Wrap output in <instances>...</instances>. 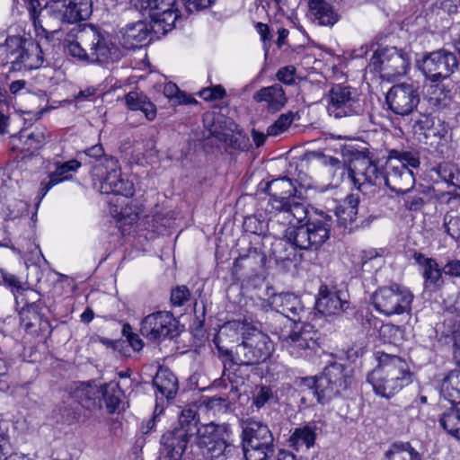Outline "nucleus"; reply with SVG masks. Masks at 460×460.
<instances>
[{
    "label": "nucleus",
    "instance_id": "f257e3e1",
    "mask_svg": "<svg viewBox=\"0 0 460 460\" xmlns=\"http://www.w3.org/2000/svg\"><path fill=\"white\" fill-rule=\"evenodd\" d=\"M375 357L377 366L368 374L367 382L377 396L390 399L412 382V373L403 358L380 350Z\"/></svg>",
    "mask_w": 460,
    "mask_h": 460
},
{
    "label": "nucleus",
    "instance_id": "f03ea898",
    "mask_svg": "<svg viewBox=\"0 0 460 460\" xmlns=\"http://www.w3.org/2000/svg\"><path fill=\"white\" fill-rule=\"evenodd\" d=\"M231 437L232 430L226 423L209 422L197 429V443L206 460H232L235 447Z\"/></svg>",
    "mask_w": 460,
    "mask_h": 460
},
{
    "label": "nucleus",
    "instance_id": "7ed1b4c3",
    "mask_svg": "<svg viewBox=\"0 0 460 460\" xmlns=\"http://www.w3.org/2000/svg\"><path fill=\"white\" fill-rule=\"evenodd\" d=\"M350 384V376L342 364L333 363L324 368L320 376L302 379V385L313 391L317 402L326 404L341 395Z\"/></svg>",
    "mask_w": 460,
    "mask_h": 460
},
{
    "label": "nucleus",
    "instance_id": "20e7f679",
    "mask_svg": "<svg viewBox=\"0 0 460 460\" xmlns=\"http://www.w3.org/2000/svg\"><path fill=\"white\" fill-rule=\"evenodd\" d=\"M93 184L103 194H116L132 197L135 193L134 183L124 179L119 161L114 157H105L103 162L94 166Z\"/></svg>",
    "mask_w": 460,
    "mask_h": 460
},
{
    "label": "nucleus",
    "instance_id": "39448f33",
    "mask_svg": "<svg viewBox=\"0 0 460 460\" xmlns=\"http://www.w3.org/2000/svg\"><path fill=\"white\" fill-rule=\"evenodd\" d=\"M332 217L320 215L310 218L305 224L288 228L287 238L301 250H318L329 238Z\"/></svg>",
    "mask_w": 460,
    "mask_h": 460
},
{
    "label": "nucleus",
    "instance_id": "423d86ee",
    "mask_svg": "<svg viewBox=\"0 0 460 460\" xmlns=\"http://www.w3.org/2000/svg\"><path fill=\"white\" fill-rule=\"evenodd\" d=\"M413 298L408 288L393 284L376 290L372 296V305L381 314L392 316L411 312Z\"/></svg>",
    "mask_w": 460,
    "mask_h": 460
},
{
    "label": "nucleus",
    "instance_id": "0eeeda50",
    "mask_svg": "<svg viewBox=\"0 0 460 460\" xmlns=\"http://www.w3.org/2000/svg\"><path fill=\"white\" fill-rule=\"evenodd\" d=\"M134 7L147 13L151 19L150 27L156 34H166L172 31L180 17L176 0H131Z\"/></svg>",
    "mask_w": 460,
    "mask_h": 460
},
{
    "label": "nucleus",
    "instance_id": "6e6552de",
    "mask_svg": "<svg viewBox=\"0 0 460 460\" xmlns=\"http://www.w3.org/2000/svg\"><path fill=\"white\" fill-rule=\"evenodd\" d=\"M270 337L254 326L243 332L242 343L236 346L235 356L240 365H253L265 361L273 352Z\"/></svg>",
    "mask_w": 460,
    "mask_h": 460
},
{
    "label": "nucleus",
    "instance_id": "1a4fd4ad",
    "mask_svg": "<svg viewBox=\"0 0 460 460\" xmlns=\"http://www.w3.org/2000/svg\"><path fill=\"white\" fill-rule=\"evenodd\" d=\"M327 111L336 119L358 115L362 111L357 89L343 84L332 86L326 95Z\"/></svg>",
    "mask_w": 460,
    "mask_h": 460
},
{
    "label": "nucleus",
    "instance_id": "9d476101",
    "mask_svg": "<svg viewBox=\"0 0 460 460\" xmlns=\"http://www.w3.org/2000/svg\"><path fill=\"white\" fill-rule=\"evenodd\" d=\"M410 60L405 51L394 47L385 48L375 52L369 66L375 71H379L387 80H394L407 73Z\"/></svg>",
    "mask_w": 460,
    "mask_h": 460
},
{
    "label": "nucleus",
    "instance_id": "9b49d317",
    "mask_svg": "<svg viewBox=\"0 0 460 460\" xmlns=\"http://www.w3.org/2000/svg\"><path fill=\"white\" fill-rule=\"evenodd\" d=\"M457 66L455 54L444 49L433 51L418 61L419 69L431 83H438L447 78Z\"/></svg>",
    "mask_w": 460,
    "mask_h": 460
},
{
    "label": "nucleus",
    "instance_id": "f8f14e48",
    "mask_svg": "<svg viewBox=\"0 0 460 460\" xmlns=\"http://www.w3.org/2000/svg\"><path fill=\"white\" fill-rule=\"evenodd\" d=\"M79 39L90 50V62L103 63L118 58L117 47L93 25L84 26Z\"/></svg>",
    "mask_w": 460,
    "mask_h": 460
},
{
    "label": "nucleus",
    "instance_id": "ddd939ff",
    "mask_svg": "<svg viewBox=\"0 0 460 460\" xmlns=\"http://www.w3.org/2000/svg\"><path fill=\"white\" fill-rule=\"evenodd\" d=\"M45 10L54 18L68 23L86 20L92 13L91 0H49Z\"/></svg>",
    "mask_w": 460,
    "mask_h": 460
},
{
    "label": "nucleus",
    "instance_id": "4468645a",
    "mask_svg": "<svg viewBox=\"0 0 460 460\" xmlns=\"http://www.w3.org/2000/svg\"><path fill=\"white\" fill-rule=\"evenodd\" d=\"M318 333L309 323L296 325L283 339V346L294 358L306 357L317 347Z\"/></svg>",
    "mask_w": 460,
    "mask_h": 460
},
{
    "label": "nucleus",
    "instance_id": "2eb2a0df",
    "mask_svg": "<svg viewBox=\"0 0 460 460\" xmlns=\"http://www.w3.org/2000/svg\"><path fill=\"white\" fill-rule=\"evenodd\" d=\"M385 176V173L380 172L377 166L365 156L352 160L347 169L348 181L358 190L365 184L384 186Z\"/></svg>",
    "mask_w": 460,
    "mask_h": 460
},
{
    "label": "nucleus",
    "instance_id": "dca6fc26",
    "mask_svg": "<svg viewBox=\"0 0 460 460\" xmlns=\"http://www.w3.org/2000/svg\"><path fill=\"white\" fill-rule=\"evenodd\" d=\"M386 102L394 113L406 116L417 106L419 95L411 84H396L387 93Z\"/></svg>",
    "mask_w": 460,
    "mask_h": 460
},
{
    "label": "nucleus",
    "instance_id": "f3484780",
    "mask_svg": "<svg viewBox=\"0 0 460 460\" xmlns=\"http://www.w3.org/2000/svg\"><path fill=\"white\" fill-rule=\"evenodd\" d=\"M349 307L346 291L321 286L315 303L316 310L324 315H340Z\"/></svg>",
    "mask_w": 460,
    "mask_h": 460
},
{
    "label": "nucleus",
    "instance_id": "a211bd4d",
    "mask_svg": "<svg viewBox=\"0 0 460 460\" xmlns=\"http://www.w3.org/2000/svg\"><path fill=\"white\" fill-rule=\"evenodd\" d=\"M174 325L172 315L165 311H159L146 315L141 322V334L150 341L164 339L172 333Z\"/></svg>",
    "mask_w": 460,
    "mask_h": 460
},
{
    "label": "nucleus",
    "instance_id": "6ab92c4d",
    "mask_svg": "<svg viewBox=\"0 0 460 460\" xmlns=\"http://www.w3.org/2000/svg\"><path fill=\"white\" fill-rule=\"evenodd\" d=\"M415 179L411 169L398 161L387 160L384 186L398 193L409 191L414 185Z\"/></svg>",
    "mask_w": 460,
    "mask_h": 460
},
{
    "label": "nucleus",
    "instance_id": "aec40b11",
    "mask_svg": "<svg viewBox=\"0 0 460 460\" xmlns=\"http://www.w3.org/2000/svg\"><path fill=\"white\" fill-rule=\"evenodd\" d=\"M190 433L185 427L167 431L161 438V454L169 460H181L190 441Z\"/></svg>",
    "mask_w": 460,
    "mask_h": 460
},
{
    "label": "nucleus",
    "instance_id": "412c9836",
    "mask_svg": "<svg viewBox=\"0 0 460 460\" xmlns=\"http://www.w3.org/2000/svg\"><path fill=\"white\" fill-rule=\"evenodd\" d=\"M150 29L144 21L126 24L117 33L119 44L127 49H135L146 44Z\"/></svg>",
    "mask_w": 460,
    "mask_h": 460
},
{
    "label": "nucleus",
    "instance_id": "4be33fe9",
    "mask_svg": "<svg viewBox=\"0 0 460 460\" xmlns=\"http://www.w3.org/2000/svg\"><path fill=\"white\" fill-rule=\"evenodd\" d=\"M43 64L42 49L38 43L31 42L26 46L21 43L14 59L11 60L10 70L21 71L37 69Z\"/></svg>",
    "mask_w": 460,
    "mask_h": 460
},
{
    "label": "nucleus",
    "instance_id": "5701e85b",
    "mask_svg": "<svg viewBox=\"0 0 460 460\" xmlns=\"http://www.w3.org/2000/svg\"><path fill=\"white\" fill-rule=\"evenodd\" d=\"M256 102H263L269 111L277 112L287 103L288 98L280 84L262 87L253 94Z\"/></svg>",
    "mask_w": 460,
    "mask_h": 460
},
{
    "label": "nucleus",
    "instance_id": "b1692460",
    "mask_svg": "<svg viewBox=\"0 0 460 460\" xmlns=\"http://www.w3.org/2000/svg\"><path fill=\"white\" fill-rule=\"evenodd\" d=\"M102 390L90 383L76 384L70 392L71 397L86 409L101 408Z\"/></svg>",
    "mask_w": 460,
    "mask_h": 460
},
{
    "label": "nucleus",
    "instance_id": "393cba45",
    "mask_svg": "<svg viewBox=\"0 0 460 460\" xmlns=\"http://www.w3.org/2000/svg\"><path fill=\"white\" fill-rule=\"evenodd\" d=\"M81 166V163L77 160H69L63 164H58L55 171L49 174V181L41 183V198L36 205L39 207L42 198L57 184L70 180L74 172Z\"/></svg>",
    "mask_w": 460,
    "mask_h": 460
},
{
    "label": "nucleus",
    "instance_id": "a878e982",
    "mask_svg": "<svg viewBox=\"0 0 460 460\" xmlns=\"http://www.w3.org/2000/svg\"><path fill=\"white\" fill-rule=\"evenodd\" d=\"M414 260L421 268L426 288H436L443 283L442 270L435 259L426 257L422 253H415Z\"/></svg>",
    "mask_w": 460,
    "mask_h": 460
},
{
    "label": "nucleus",
    "instance_id": "bb28decb",
    "mask_svg": "<svg viewBox=\"0 0 460 460\" xmlns=\"http://www.w3.org/2000/svg\"><path fill=\"white\" fill-rule=\"evenodd\" d=\"M242 426V441L251 442H273V436L269 427L260 420L249 419L243 420Z\"/></svg>",
    "mask_w": 460,
    "mask_h": 460
},
{
    "label": "nucleus",
    "instance_id": "cd10ccee",
    "mask_svg": "<svg viewBox=\"0 0 460 460\" xmlns=\"http://www.w3.org/2000/svg\"><path fill=\"white\" fill-rule=\"evenodd\" d=\"M271 306L277 312L291 320H295L300 312L303 311L299 297L291 293L274 295L271 297Z\"/></svg>",
    "mask_w": 460,
    "mask_h": 460
},
{
    "label": "nucleus",
    "instance_id": "c85d7f7f",
    "mask_svg": "<svg viewBox=\"0 0 460 460\" xmlns=\"http://www.w3.org/2000/svg\"><path fill=\"white\" fill-rule=\"evenodd\" d=\"M358 202V197L350 194L346 197L342 204L336 208L337 223L345 230L350 228L357 218Z\"/></svg>",
    "mask_w": 460,
    "mask_h": 460
},
{
    "label": "nucleus",
    "instance_id": "c756f323",
    "mask_svg": "<svg viewBox=\"0 0 460 460\" xmlns=\"http://www.w3.org/2000/svg\"><path fill=\"white\" fill-rule=\"evenodd\" d=\"M251 324L247 323H242L240 321H230L223 324L217 335L215 336L214 341L217 346L221 349V344L225 342H234L239 340V335L243 340V332L251 328Z\"/></svg>",
    "mask_w": 460,
    "mask_h": 460
},
{
    "label": "nucleus",
    "instance_id": "7c9ffc66",
    "mask_svg": "<svg viewBox=\"0 0 460 460\" xmlns=\"http://www.w3.org/2000/svg\"><path fill=\"white\" fill-rule=\"evenodd\" d=\"M125 102L130 111H142L148 120L156 117V108L143 93L131 91L125 96Z\"/></svg>",
    "mask_w": 460,
    "mask_h": 460
},
{
    "label": "nucleus",
    "instance_id": "2f4dec72",
    "mask_svg": "<svg viewBox=\"0 0 460 460\" xmlns=\"http://www.w3.org/2000/svg\"><path fill=\"white\" fill-rule=\"evenodd\" d=\"M153 384L163 397L172 398L178 390L176 376L167 368H160L153 379Z\"/></svg>",
    "mask_w": 460,
    "mask_h": 460
},
{
    "label": "nucleus",
    "instance_id": "473e14b6",
    "mask_svg": "<svg viewBox=\"0 0 460 460\" xmlns=\"http://www.w3.org/2000/svg\"><path fill=\"white\" fill-rule=\"evenodd\" d=\"M316 429L313 425H305L294 430L289 438V445L296 451L307 450L314 446L316 438Z\"/></svg>",
    "mask_w": 460,
    "mask_h": 460
},
{
    "label": "nucleus",
    "instance_id": "72a5a7b5",
    "mask_svg": "<svg viewBox=\"0 0 460 460\" xmlns=\"http://www.w3.org/2000/svg\"><path fill=\"white\" fill-rule=\"evenodd\" d=\"M309 7L320 25L332 26L338 21L337 14L325 0H310Z\"/></svg>",
    "mask_w": 460,
    "mask_h": 460
},
{
    "label": "nucleus",
    "instance_id": "f704fd0d",
    "mask_svg": "<svg viewBox=\"0 0 460 460\" xmlns=\"http://www.w3.org/2000/svg\"><path fill=\"white\" fill-rule=\"evenodd\" d=\"M246 460H266L273 454V442H243Z\"/></svg>",
    "mask_w": 460,
    "mask_h": 460
},
{
    "label": "nucleus",
    "instance_id": "c9c22d12",
    "mask_svg": "<svg viewBox=\"0 0 460 460\" xmlns=\"http://www.w3.org/2000/svg\"><path fill=\"white\" fill-rule=\"evenodd\" d=\"M441 394L452 403L460 402V370L451 371L441 384Z\"/></svg>",
    "mask_w": 460,
    "mask_h": 460
},
{
    "label": "nucleus",
    "instance_id": "e433bc0d",
    "mask_svg": "<svg viewBox=\"0 0 460 460\" xmlns=\"http://www.w3.org/2000/svg\"><path fill=\"white\" fill-rule=\"evenodd\" d=\"M20 320L22 327L26 332L30 333L36 332V327L41 324V317L34 301L31 305L26 304V306L21 308Z\"/></svg>",
    "mask_w": 460,
    "mask_h": 460
},
{
    "label": "nucleus",
    "instance_id": "4c0bfd02",
    "mask_svg": "<svg viewBox=\"0 0 460 460\" xmlns=\"http://www.w3.org/2000/svg\"><path fill=\"white\" fill-rule=\"evenodd\" d=\"M82 30L80 26H75L71 30L72 32L75 31V40H70V37L66 39V49L69 55L79 60L90 62V50L87 46L79 39V31Z\"/></svg>",
    "mask_w": 460,
    "mask_h": 460
},
{
    "label": "nucleus",
    "instance_id": "58836bf2",
    "mask_svg": "<svg viewBox=\"0 0 460 460\" xmlns=\"http://www.w3.org/2000/svg\"><path fill=\"white\" fill-rule=\"evenodd\" d=\"M386 460H420V455L409 443H394L385 452Z\"/></svg>",
    "mask_w": 460,
    "mask_h": 460
},
{
    "label": "nucleus",
    "instance_id": "ea45409f",
    "mask_svg": "<svg viewBox=\"0 0 460 460\" xmlns=\"http://www.w3.org/2000/svg\"><path fill=\"white\" fill-rule=\"evenodd\" d=\"M440 424L452 437L460 439V408L455 407L443 413Z\"/></svg>",
    "mask_w": 460,
    "mask_h": 460
},
{
    "label": "nucleus",
    "instance_id": "a19ab883",
    "mask_svg": "<svg viewBox=\"0 0 460 460\" xmlns=\"http://www.w3.org/2000/svg\"><path fill=\"white\" fill-rule=\"evenodd\" d=\"M267 191L272 197L291 199L295 194V186L290 179L284 177L270 181L267 185Z\"/></svg>",
    "mask_w": 460,
    "mask_h": 460
},
{
    "label": "nucleus",
    "instance_id": "79ce46f5",
    "mask_svg": "<svg viewBox=\"0 0 460 460\" xmlns=\"http://www.w3.org/2000/svg\"><path fill=\"white\" fill-rule=\"evenodd\" d=\"M18 138L22 143L23 150L33 151L45 143L46 135L43 130L36 128L31 133L27 131L20 132Z\"/></svg>",
    "mask_w": 460,
    "mask_h": 460
},
{
    "label": "nucleus",
    "instance_id": "37998d69",
    "mask_svg": "<svg viewBox=\"0 0 460 460\" xmlns=\"http://www.w3.org/2000/svg\"><path fill=\"white\" fill-rule=\"evenodd\" d=\"M22 38L13 36L8 37L4 44L0 45V65H11V60L14 59L17 51L21 49Z\"/></svg>",
    "mask_w": 460,
    "mask_h": 460
},
{
    "label": "nucleus",
    "instance_id": "c03bdc74",
    "mask_svg": "<svg viewBox=\"0 0 460 460\" xmlns=\"http://www.w3.org/2000/svg\"><path fill=\"white\" fill-rule=\"evenodd\" d=\"M433 170L448 185L455 187L460 185V171L455 166V164L444 162L439 164Z\"/></svg>",
    "mask_w": 460,
    "mask_h": 460
},
{
    "label": "nucleus",
    "instance_id": "a18cd8bd",
    "mask_svg": "<svg viewBox=\"0 0 460 460\" xmlns=\"http://www.w3.org/2000/svg\"><path fill=\"white\" fill-rule=\"evenodd\" d=\"M102 390L101 402L103 400L110 413L114 412L120 402V391L117 385L99 386Z\"/></svg>",
    "mask_w": 460,
    "mask_h": 460
},
{
    "label": "nucleus",
    "instance_id": "49530a36",
    "mask_svg": "<svg viewBox=\"0 0 460 460\" xmlns=\"http://www.w3.org/2000/svg\"><path fill=\"white\" fill-rule=\"evenodd\" d=\"M307 217L306 207L299 202L291 201L288 210H286L285 219L291 226L289 228L297 227Z\"/></svg>",
    "mask_w": 460,
    "mask_h": 460
},
{
    "label": "nucleus",
    "instance_id": "de8ad7c7",
    "mask_svg": "<svg viewBox=\"0 0 460 460\" xmlns=\"http://www.w3.org/2000/svg\"><path fill=\"white\" fill-rule=\"evenodd\" d=\"M163 93L166 98L174 101L177 104H187L196 102L192 97L181 92L177 84L172 82L164 84Z\"/></svg>",
    "mask_w": 460,
    "mask_h": 460
},
{
    "label": "nucleus",
    "instance_id": "09e8293b",
    "mask_svg": "<svg viewBox=\"0 0 460 460\" xmlns=\"http://www.w3.org/2000/svg\"><path fill=\"white\" fill-rule=\"evenodd\" d=\"M388 160L398 161L407 168H417L420 165L419 158L411 152H400L397 150H391L389 152Z\"/></svg>",
    "mask_w": 460,
    "mask_h": 460
},
{
    "label": "nucleus",
    "instance_id": "8fccbe9b",
    "mask_svg": "<svg viewBox=\"0 0 460 460\" xmlns=\"http://www.w3.org/2000/svg\"><path fill=\"white\" fill-rule=\"evenodd\" d=\"M294 120L292 112L281 114L279 119L268 128L269 136H279L285 132Z\"/></svg>",
    "mask_w": 460,
    "mask_h": 460
},
{
    "label": "nucleus",
    "instance_id": "3c124183",
    "mask_svg": "<svg viewBox=\"0 0 460 460\" xmlns=\"http://www.w3.org/2000/svg\"><path fill=\"white\" fill-rule=\"evenodd\" d=\"M2 278L4 281V285L11 289L16 304L20 303V297L22 295L16 294L17 292H22V290H25V286L22 284L14 275L9 274L4 271H1Z\"/></svg>",
    "mask_w": 460,
    "mask_h": 460
},
{
    "label": "nucleus",
    "instance_id": "603ef678",
    "mask_svg": "<svg viewBox=\"0 0 460 460\" xmlns=\"http://www.w3.org/2000/svg\"><path fill=\"white\" fill-rule=\"evenodd\" d=\"M443 226L448 235L457 242L460 241V217L448 213L446 214Z\"/></svg>",
    "mask_w": 460,
    "mask_h": 460
},
{
    "label": "nucleus",
    "instance_id": "864d4df0",
    "mask_svg": "<svg viewBox=\"0 0 460 460\" xmlns=\"http://www.w3.org/2000/svg\"><path fill=\"white\" fill-rule=\"evenodd\" d=\"M290 199L287 197H272L270 196L266 211L270 214L273 213H283L284 217L286 216V210H288V208L290 204Z\"/></svg>",
    "mask_w": 460,
    "mask_h": 460
},
{
    "label": "nucleus",
    "instance_id": "5fc2aeb1",
    "mask_svg": "<svg viewBox=\"0 0 460 460\" xmlns=\"http://www.w3.org/2000/svg\"><path fill=\"white\" fill-rule=\"evenodd\" d=\"M142 209L137 205H128L122 208L120 212V220L124 225H134L139 218Z\"/></svg>",
    "mask_w": 460,
    "mask_h": 460
},
{
    "label": "nucleus",
    "instance_id": "6e6d98bb",
    "mask_svg": "<svg viewBox=\"0 0 460 460\" xmlns=\"http://www.w3.org/2000/svg\"><path fill=\"white\" fill-rule=\"evenodd\" d=\"M190 292L186 286H178L172 290L171 302L174 306H181L189 300Z\"/></svg>",
    "mask_w": 460,
    "mask_h": 460
},
{
    "label": "nucleus",
    "instance_id": "4d7b16f0",
    "mask_svg": "<svg viewBox=\"0 0 460 460\" xmlns=\"http://www.w3.org/2000/svg\"><path fill=\"white\" fill-rule=\"evenodd\" d=\"M314 156L318 159V161L322 164H323L325 166H330L331 168L334 169L335 171L341 170L342 174L345 172L347 173L348 168H345L344 165L342 164V163L339 159L330 156V155H326L323 153H315Z\"/></svg>",
    "mask_w": 460,
    "mask_h": 460
},
{
    "label": "nucleus",
    "instance_id": "13d9d810",
    "mask_svg": "<svg viewBox=\"0 0 460 460\" xmlns=\"http://www.w3.org/2000/svg\"><path fill=\"white\" fill-rule=\"evenodd\" d=\"M272 398H273V392H272L271 388H270L268 386H261L254 394L253 404L257 408H261Z\"/></svg>",
    "mask_w": 460,
    "mask_h": 460
},
{
    "label": "nucleus",
    "instance_id": "bf43d9fd",
    "mask_svg": "<svg viewBox=\"0 0 460 460\" xmlns=\"http://www.w3.org/2000/svg\"><path fill=\"white\" fill-rule=\"evenodd\" d=\"M296 68L293 66H286L279 69L276 77L279 81L291 85L295 83Z\"/></svg>",
    "mask_w": 460,
    "mask_h": 460
},
{
    "label": "nucleus",
    "instance_id": "052dcab7",
    "mask_svg": "<svg viewBox=\"0 0 460 460\" xmlns=\"http://www.w3.org/2000/svg\"><path fill=\"white\" fill-rule=\"evenodd\" d=\"M433 119L429 115H420L418 119L414 120L413 128L415 132L426 134L433 126Z\"/></svg>",
    "mask_w": 460,
    "mask_h": 460
},
{
    "label": "nucleus",
    "instance_id": "680f3d73",
    "mask_svg": "<svg viewBox=\"0 0 460 460\" xmlns=\"http://www.w3.org/2000/svg\"><path fill=\"white\" fill-rule=\"evenodd\" d=\"M362 260V266L366 269L372 261H375L378 267H381L384 262L382 255L376 250L365 251Z\"/></svg>",
    "mask_w": 460,
    "mask_h": 460
},
{
    "label": "nucleus",
    "instance_id": "e2e57ef3",
    "mask_svg": "<svg viewBox=\"0 0 460 460\" xmlns=\"http://www.w3.org/2000/svg\"><path fill=\"white\" fill-rule=\"evenodd\" d=\"M195 416L196 413L194 411L190 409L183 410L179 417L180 427L187 428L189 429V433H190V426L196 425Z\"/></svg>",
    "mask_w": 460,
    "mask_h": 460
},
{
    "label": "nucleus",
    "instance_id": "0e129e2a",
    "mask_svg": "<svg viewBox=\"0 0 460 460\" xmlns=\"http://www.w3.org/2000/svg\"><path fill=\"white\" fill-rule=\"evenodd\" d=\"M186 7V9L191 13L194 11H198L199 9H204L212 3L215 2V0H181Z\"/></svg>",
    "mask_w": 460,
    "mask_h": 460
},
{
    "label": "nucleus",
    "instance_id": "69168bd1",
    "mask_svg": "<svg viewBox=\"0 0 460 460\" xmlns=\"http://www.w3.org/2000/svg\"><path fill=\"white\" fill-rule=\"evenodd\" d=\"M84 154L92 158H94L101 164L105 157H110L104 155V150L102 145H95L84 150Z\"/></svg>",
    "mask_w": 460,
    "mask_h": 460
},
{
    "label": "nucleus",
    "instance_id": "338daca9",
    "mask_svg": "<svg viewBox=\"0 0 460 460\" xmlns=\"http://www.w3.org/2000/svg\"><path fill=\"white\" fill-rule=\"evenodd\" d=\"M444 271L447 275L460 277V260H453L444 266Z\"/></svg>",
    "mask_w": 460,
    "mask_h": 460
},
{
    "label": "nucleus",
    "instance_id": "774afa93",
    "mask_svg": "<svg viewBox=\"0 0 460 460\" xmlns=\"http://www.w3.org/2000/svg\"><path fill=\"white\" fill-rule=\"evenodd\" d=\"M16 294L22 295L20 297V303L16 304L17 306L22 305V307L26 306V304L27 305L31 304V302L29 301L31 296H32L31 297L32 299L36 298V296H37V294L32 289H30L28 288H25V290H22V292H19V293L17 292Z\"/></svg>",
    "mask_w": 460,
    "mask_h": 460
}]
</instances>
